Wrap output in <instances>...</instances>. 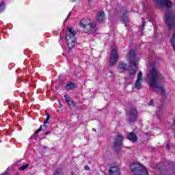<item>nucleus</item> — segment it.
Listing matches in <instances>:
<instances>
[{
  "mask_svg": "<svg viewBox=\"0 0 175 175\" xmlns=\"http://www.w3.org/2000/svg\"><path fill=\"white\" fill-rule=\"evenodd\" d=\"M163 80V75L158 70V67L154 64L150 66L149 72L146 75V83L150 87L157 88L161 95H165V88L159 84Z\"/></svg>",
  "mask_w": 175,
  "mask_h": 175,
  "instance_id": "obj_1",
  "label": "nucleus"
},
{
  "mask_svg": "<svg viewBox=\"0 0 175 175\" xmlns=\"http://www.w3.org/2000/svg\"><path fill=\"white\" fill-rule=\"evenodd\" d=\"M79 27L83 28V32L88 35H92L98 31L96 23L92 22L89 18H83L79 23Z\"/></svg>",
  "mask_w": 175,
  "mask_h": 175,
  "instance_id": "obj_2",
  "label": "nucleus"
},
{
  "mask_svg": "<svg viewBox=\"0 0 175 175\" xmlns=\"http://www.w3.org/2000/svg\"><path fill=\"white\" fill-rule=\"evenodd\" d=\"M130 65L134 66L132 68L131 66L129 67L128 72L130 76H135L136 72H137V59H136V52L135 51H131L126 56Z\"/></svg>",
  "mask_w": 175,
  "mask_h": 175,
  "instance_id": "obj_3",
  "label": "nucleus"
},
{
  "mask_svg": "<svg viewBox=\"0 0 175 175\" xmlns=\"http://www.w3.org/2000/svg\"><path fill=\"white\" fill-rule=\"evenodd\" d=\"M130 169L135 175H150L147 169L140 163L134 162L130 165Z\"/></svg>",
  "mask_w": 175,
  "mask_h": 175,
  "instance_id": "obj_4",
  "label": "nucleus"
},
{
  "mask_svg": "<svg viewBox=\"0 0 175 175\" xmlns=\"http://www.w3.org/2000/svg\"><path fill=\"white\" fill-rule=\"evenodd\" d=\"M165 23L167 24L169 29L174 28V12L167 10L165 14Z\"/></svg>",
  "mask_w": 175,
  "mask_h": 175,
  "instance_id": "obj_5",
  "label": "nucleus"
},
{
  "mask_svg": "<svg viewBox=\"0 0 175 175\" xmlns=\"http://www.w3.org/2000/svg\"><path fill=\"white\" fill-rule=\"evenodd\" d=\"M153 3L157 8L161 9V8H172L173 4L170 0H153Z\"/></svg>",
  "mask_w": 175,
  "mask_h": 175,
  "instance_id": "obj_6",
  "label": "nucleus"
},
{
  "mask_svg": "<svg viewBox=\"0 0 175 175\" xmlns=\"http://www.w3.org/2000/svg\"><path fill=\"white\" fill-rule=\"evenodd\" d=\"M117 61H118V52L116 49H111V55L109 57V65L111 66L116 65Z\"/></svg>",
  "mask_w": 175,
  "mask_h": 175,
  "instance_id": "obj_7",
  "label": "nucleus"
},
{
  "mask_svg": "<svg viewBox=\"0 0 175 175\" xmlns=\"http://www.w3.org/2000/svg\"><path fill=\"white\" fill-rule=\"evenodd\" d=\"M129 122H135L137 120V109H133L130 111L126 112Z\"/></svg>",
  "mask_w": 175,
  "mask_h": 175,
  "instance_id": "obj_8",
  "label": "nucleus"
},
{
  "mask_svg": "<svg viewBox=\"0 0 175 175\" xmlns=\"http://www.w3.org/2000/svg\"><path fill=\"white\" fill-rule=\"evenodd\" d=\"M142 83H143V72L139 71L137 75V80L134 85V88L138 90H141L142 87H143Z\"/></svg>",
  "mask_w": 175,
  "mask_h": 175,
  "instance_id": "obj_9",
  "label": "nucleus"
},
{
  "mask_svg": "<svg viewBox=\"0 0 175 175\" xmlns=\"http://www.w3.org/2000/svg\"><path fill=\"white\" fill-rule=\"evenodd\" d=\"M68 30L66 33V39L68 40V38L70 40L76 39L75 37L77 33L75 31V30H73V28H72L71 27H68Z\"/></svg>",
  "mask_w": 175,
  "mask_h": 175,
  "instance_id": "obj_10",
  "label": "nucleus"
},
{
  "mask_svg": "<svg viewBox=\"0 0 175 175\" xmlns=\"http://www.w3.org/2000/svg\"><path fill=\"white\" fill-rule=\"evenodd\" d=\"M122 140H124V137L121 135H118L115 139L114 147H121V146H122Z\"/></svg>",
  "mask_w": 175,
  "mask_h": 175,
  "instance_id": "obj_11",
  "label": "nucleus"
},
{
  "mask_svg": "<svg viewBox=\"0 0 175 175\" xmlns=\"http://www.w3.org/2000/svg\"><path fill=\"white\" fill-rule=\"evenodd\" d=\"M109 175H121L120 168L117 166H112L109 169Z\"/></svg>",
  "mask_w": 175,
  "mask_h": 175,
  "instance_id": "obj_12",
  "label": "nucleus"
},
{
  "mask_svg": "<svg viewBox=\"0 0 175 175\" xmlns=\"http://www.w3.org/2000/svg\"><path fill=\"white\" fill-rule=\"evenodd\" d=\"M65 100L67 103H68V106L70 109L72 107H75V103L73 102V100L72 99V97L66 94L64 95Z\"/></svg>",
  "mask_w": 175,
  "mask_h": 175,
  "instance_id": "obj_13",
  "label": "nucleus"
},
{
  "mask_svg": "<svg viewBox=\"0 0 175 175\" xmlns=\"http://www.w3.org/2000/svg\"><path fill=\"white\" fill-rule=\"evenodd\" d=\"M127 139L133 143H136L137 142V135L135 133H129L127 135Z\"/></svg>",
  "mask_w": 175,
  "mask_h": 175,
  "instance_id": "obj_14",
  "label": "nucleus"
},
{
  "mask_svg": "<svg viewBox=\"0 0 175 175\" xmlns=\"http://www.w3.org/2000/svg\"><path fill=\"white\" fill-rule=\"evenodd\" d=\"M97 21L98 23H103L105 21V12L103 11H100L97 14Z\"/></svg>",
  "mask_w": 175,
  "mask_h": 175,
  "instance_id": "obj_15",
  "label": "nucleus"
},
{
  "mask_svg": "<svg viewBox=\"0 0 175 175\" xmlns=\"http://www.w3.org/2000/svg\"><path fill=\"white\" fill-rule=\"evenodd\" d=\"M67 40V44L70 49H73L76 44V39L70 40V38L68 37Z\"/></svg>",
  "mask_w": 175,
  "mask_h": 175,
  "instance_id": "obj_16",
  "label": "nucleus"
},
{
  "mask_svg": "<svg viewBox=\"0 0 175 175\" xmlns=\"http://www.w3.org/2000/svg\"><path fill=\"white\" fill-rule=\"evenodd\" d=\"M127 14H128V11L126 10L124 11L123 16H122V21L125 25H126V24H128V21H129V19L126 16Z\"/></svg>",
  "mask_w": 175,
  "mask_h": 175,
  "instance_id": "obj_17",
  "label": "nucleus"
},
{
  "mask_svg": "<svg viewBox=\"0 0 175 175\" xmlns=\"http://www.w3.org/2000/svg\"><path fill=\"white\" fill-rule=\"evenodd\" d=\"M65 88L68 91H70L71 90H75L76 88V84L73 83H70L65 86Z\"/></svg>",
  "mask_w": 175,
  "mask_h": 175,
  "instance_id": "obj_18",
  "label": "nucleus"
},
{
  "mask_svg": "<svg viewBox=\"0 0 175 175\" xmlns=\"http://www.w3.org/2000/svg\"><path fill=\"white\" fill-rule=\"evenodd\" d=\"M119 69H122V70H126V68H128V65L125 64L124 62H120L118 66Z\"/></svg>",
  "mask_w": 175,
  "mask_h": 175,
  "instance_id": "obj_19",
  "label": "nucleus"
},
{
  "mask_svg": "<svg viewBox=\"0 0 175 175\" xmlns=\"http://www.w3.org/2000/svg\"><path fill=\"white\" fill-rule=\"evenodd\" d=\"M29 167V164L27 163V164L21 166L18 168V170H20L21 172H23V171L25 170L26 169H27V167Z\"/></svg>",
  "mask_w": 175,
  "mask_h": 175,
  "instance_id": "obj_20",
  "label": "nucleus"
},
{
  "mask_svg": "<svg viewBox=\"0 0 175 175\" xmlns=\"http://www.w3.org/2000/svg\"><path fill=\"white\" fill-rule=\"evenodd\" d=\"M5 10V3L2 1L0 3V13H2Z\"/></svg>",
  "mask_w": 175,
  "mask_h": 175,
  "instance_id": "obj_21",
  "label": "nucleus"
},
{
  "mask_svg": "<svg viewBox=\"0 0 175 175\" xmlns=\"http://www.w3.org/2000/svg\"><path fill=\"white\" fill-rule=\"evenodd\" d=\"M125 83L126 84H132V77L129 76L128 78H125Z\"/></svg>",
  "mask_w": 175,
  "mask_h": 175,
  "instance_id": "obj_22",
  "label": "nucleus"
},
{
  "mask_svg": "<svg viewBox=\"0 0 175 175\" xmlns=\"http://www.w3.org/2000/svg\"><path fill=\"white\" fill-rule=\"evenodd\" d=\"M46 120L44 122V124L46 125V124H49V121L50 120V118H51V116L49 114V113H46Z\"/></svg>",
  "mask_w": 175,
  "mask_h": 175,
  "instance_id": "obj_23",
  "label": "nucleus"
},
{
  "mask_svg": "<svg viewBox=\"0 0 175 175\" xmlns=\"http://www.w3.org/2000/svg\"><path fill=\"white\" fill-rule=\"evenodd\" d=\"M142 24L139 27V28L140 29H142V31H143V29H144V26L146 25V21H144V18H142Z\"/></svg>",
  "mask_w": 175,
  "mask_h": 175,
  "instance_id": "obj_24",
  "label": "nucleus"
},
{
  "mask_svg": "<svg viewBox=\"0 0 175 175\" xmlns=\"http://www.w3.org/2000/svg\"><path fill=\"white\" fill-rule=\"evenodd\" d=\"M43 126L42 125H41L40 126V128L35 132V133H39V132H41V131H42V127Z\"/></svg>",
  "mask_w": 175,
  "mask_h": 175,
  "instance_id": "obj_25",
  "label": "nucleus"
},
{
  "mask_svg": "<svg viewBox=\"0 0 175 175\" xmlns=\"http://www.w3.org/2000/svg\"><path fill=\"white\" fill-rule=\"evenodd\" d=\"M154 105V100H151L149 103H148V106H152Z\"/></svg>",
  "mask_w": 175,
  "mask_h": 175,
  "instance_id": "obj_26",
  "label": "nucleus"
},
{
  "mask_svg": "<svg viewBox=\"0 0 175 175\" xmlns=\"http://www.w3.org/2000/svg\"><path fill=\"white\" fill-rule=\"evenodd\" d=\"M10 172V170H9V168H8V169L5 170V172H4V174H6V175H8V174H9Z\"/></svg>",
  "mask_w": 175,
  "mask_h": 175,
  "instance_id": "obj_27",
  "label": "nucleus"
},
{
  "mask_svg": "<svg viewBox=\"0 0 175 175\" xmlns=\"http://www.w3.org/2000/svg\"><path fill=\"white\" fill-rule=\"evenodd\" d=\"M85 170H90V167L88 165H85Z\"/></svg>",
  "mask_w": 175,
  "mask_h": 175,
  "instance_id": "obj_28",
  "label": "nucleus"
},
{
  "mask_svg": "<svg viewBox=\"0 0 175 175\" xmlns=\"http://www.w3.org/2000/svg\"><path fill=\"white\" fill-rule=\"evenodd\" d=\"M51 132L50 131H48L46 133H45V136H47V135H50Z\"/></svg>",
  "mask_w": 175,
  "mask_h": 175,
  "instance_id": "obj_29",
  "label": "nucleus"
},
{
  "mask_svg": "<svg viewBox=\"0 0 175 175\" xmlns=\"http://www.w3.org/2000/svg\"><path fill=\"white\" fill-rule=\"evenodd\" d=\"M167 150H170V146L169 145V144H167Z\"/></svg>",
  "mask_w": 175,
  "mask_h": 175,
  "instance_id": "obj_30",
  "label": "nucleus"
},
{
  "mask_svg": "<svg viewBox=\"0 0 175 175\" xmlns=\"http://www.w3.org/2000/svg\"><path fill=\"white\" fill-rule=\"evenodd\" d=\"M39 135H36V137H34L35 140H38V137Z\"/></svg>",
  "mask_w": 175,
  "mask_h": 175,
  "instance_id": "obj_31",
  "label": "nucleus"
},
{
  "mask_svg": "<svg viewBox=\"0 0 175 175\" xmlns=\"http://www.w3.org/2000/svg\"><path fill=\"white\" fill-rule=\"evenodd\" d=\"M44 126H45V128H46V129H49V126H48L47 124H45Z\"/></svg>",
  "mask_w": 175,
  "mask_h": 175,
  "instance_id": "obj_32",
  "label": "nucleus"
},
{
  "mask_svg": "<svg viewBox=\"0 0 175 175\" xmlns=\"http://www.w3.org/2000/svg\"><path fill=\"white\" fill-rule=\"evenodd\" d=\"M71 13H72L71 12H69L68 17L70 16Z\"/></svg>",
  "mask_w": 175,
  "mask_h": 175,
  "instance_id": "obj_33",
  "label": "nucleus"
},
{
  "mask_svg": "<svg viewBox=\"0 0 175 175\" xmlns=\"http://www.w3.org/2000/svg\"><path fill=\"white\" fill-rule=\"evenodd\" d=\"M76 1H78V0H71L72 2H76Z\"/></svg>",
  "mask_w": 175,
  "mask_h": 175,
  "instance_id": "obj_34",
  "label": "nucleus"
},
{
  "mask_svg": "<svg viewBox=\"0 0 175 175\" xmlns=\"http://www.w3.org/2000/svg\"><path fill=\"white\" fill-rule=\"evenodd\" d=\"M44 148L46 150V149L47 148V147H46V146H44Z\"/></svg>",
  "mask_w": 175,
  "mask_h": 175,
  "instance_id": "obj_35",
  "label": "nucleus"
},
{
  "mask_svg": "<svg viewBox=\"0 0 175 175\" xmlns=\"http://www.w3.org/2000/svg\"><path fill=\"white\" fill-rule=\"evenodd\" d=\"M92 131H94V132H96V130H95L94 129H93Z\"/></svg>",
  "mask_w": 175,
  "mask_h": 175,
  "instance_id": "obj_36",
  "label": "nucleus"
},
{
  "mask_svg": "<svg viewBox=\"0 0 175 175\" xmlns=\"http://www.w3.org/2000/svg\"><path fill=\"white\" fill-rule=\"evenodd\" d=\"M158 114H159V113H157V117H158Z\"/></svg>",
  "mask_w": 175,
  "mask_h": 175,
  "instance_id": "obj_37",
  "label": "nucleus"
}]
</instances>
